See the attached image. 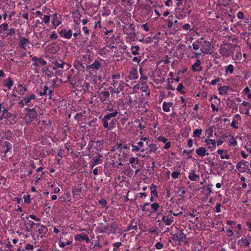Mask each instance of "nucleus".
Wrapping results in <instances>:
<instances>
[{
  "label": "nucleus",
  "instance_id": "40",
  "mask_svg": "<svg viewBox=\"0 0 251 251\" xmlns=\"http://www.w3.org/2000/svg\"><path fill=\"white\" fill-rule=\"evenodd\" d=\"M8 28V25L7 23H3L0 25V34H2L4 31H6Z\"/></svg>",
  "mask_w": 251,
  "mask_h": 251
},
{
  "label": "nucleus",
  "instance_id": "9",
  "mask_svg": "<svg viewBox=\"0 0 251 251\" xmlns=\"http://www.w3.org/2000/svg\"><path fill=\"white\" fill-rule=\"evenodd\" d=\"M98 95L100 101L104 102L106 101H109L110 100V93L108 91H101L98 92Z\"/></svg>",
  "mask_w": 251,
  "mask_h": 251
},
{
  "label": "nucleus",
  "instance_id": "10",
  "mask_svg": "<svg viewBox=\"0 0 251 251\" xmlns=\"http://www.w3.org/2000/svg\"><path fill=\"white\" fill-rule=\"evenodd\" d=\"M24 99L25 101H24L25 105L27 106H32L34 105V103L32 100L36 99V97L34 94H31L25 96Z\"/></svg>",
  "mask_w": 251,
  "mask_h": 251
},
{
  "label": "nucleus",
  "instance_id": "26",
  "mask_svg": "<svg viewBox=\"0 0 251 251\" xmlns=\"http://www.w3.org/2000/svg\"><path fill=\"white\" fill-rule=\"evenodd\" d=\"M129 163L134 169H136L138 167L139 163L137 158L131 157L129 159Z\"/></svg>",
  "mask_w": 251,
  "mask_h": 251
},
{
  "label": "nucleus",
  "instance_id": "50",
  "mask_svg": "<svg viewBox=\"0 0 251 251\" xmlns=\"http://www.w3.org/2000/svg\"><path fill=\"white\" fill-rule=\"evenodd\" d=\"M202 131L201 129L197 128L195 129L193 132V136L200 137Z\"/></svg>",
  "mask_w": 251,
  "mask_h": 251
},
{
  "label": "nucleus",
  "instance_id": "11",
  "mask_svg": "<svg viewBox=\"0 0 251 251\" xmlns=\"http://www.w3.org/2000/svg\"><path fill=\"white\" fill-rule=\"evenodd\" d=\"M58 33L61 37L66 39H70L72 36V31L71 29H63L60 30Z\"/></svg>",
  "mask_w": 251,
  "mask_h": 251
},
{
  "label": "nucleus",
  "instance_id": "30",
  "mask_svg": "<svg viewBox=\"0 0 251 251\" xmlns=\"http://www.w3.org/2000/svg\"><path fill=\"white\" fill-rule=\"evenodd\" d=\"M173 103L171 102H167L164 101L163 104V110L166 112H168L170 111V107H172Z\"/></svg>",
  "mask_w": 251,
  "mask_h": 251
},
{
  "label": "nucleus",
  "instance_id": "57",
  "mask_svg": "<svg viewBox=\"0 0 251 251\" xmlns=\"http://www.w3.org/2000/svg\"><path fill=\"white\" fill-rule=\"evenodd\" d=\"M28 226H30V228H32L33 226H35L37 228L39 227L40 223H35L34 222L29 220L28 223Z\"/></svg>",
  "mask_w": 251,
  "mask_h": 251
},
{
  "label": "nucleus",
  "instance_id": "14",
  "mask_svg": "<svg viewBox=\"0 0 251 251\" xmlns=\"http://www.w3.org/2000/svg\"><path fill=\"white\" fill-rule=\"evenodd\" d=\"M53 91L52 90H50L49 87L47 86H45L43 87V91H40L38 94L40 96H43L45 95H48L49 97V99H51L52 93Z\"/></svg>",
  "mask_w": 251,
  "mask_h": 251
},
{
  "label": "nucleus",
  "instance_id": "36",
  "mask_svg": "<svg viewBox=\"0 0 251 251\" xmlns=\"http://www.w3.org/2000/svg\"><path fill=\"white\" fill-rule=\"evenodd\" d=\"M111 118H110L108 116L105 115L103 119H102V121L103 122V126L104 128H107L109 126H108V122L111 120Z\"/></svg>",
  "mask_w": 251,
  "mask_h": 251
},
{
  "label": "nucleus",
  "instance_id": "16",
  "mask_svg": "<svg viewBox=\"0 0 251 251\" xmlns=\"http://www.w3.org/2000/svg\"><path fill=\"white\" fill-rule=\"evenodd\" d=\"M85 240L87 243L90 242V239L88 235L85 233L81 234H77L75 236V241H80V240Z\"/></svg>",
  "mask_w": 251,
  "mask_h": 251
},
{
  "label": "nucleus",
  "instance_id": "49",
  "mask_svg": "<svg viewBox=\"0 0 251 251\" xmlns=\"http://www.w3.org/2000/svg\"><path fill=\"white\" fill-rule=\"evenodd\" d=\"M140 49V47L138 46H132L131 48V50L132 51V53L134 55L138 54V51Z\"/></svg>",
  "mask_w": 251,
  "mask_h": 251
},
{
  "label": "nucleus",
  "instance_id": "15",
  "mask_svg": "<svg viewBox=\"0 0 251 251\" xmlns=\"http://www.w3.org/2000/svg\"><path fill=\"white\" fill-rule=\"evenodd\" d=\"M8 108L3 106L2 114L0 116V120H2L3 119H8L12 116V114L8 112Z\"/></svg>",
  "mask_w": 251,
  "mask_h": 251
},
{
  "label": "nucleus",
  "instance_id": "39",
  "mask_svg": "<svg viewBox=\"0 0 251 251\" xmlns=\"http://www.w3.org/2000/svg\"><path fill=\"white\" fill-rule=\"evenodd\" d=\"M224 150L219 149L217 151V152L218 154H220V157L222 159H229V155L227 153H226L224 154L223 153Z\"/></svg>",
  "mask_w": 251,
  "mask_h": 251
},
{
  "label": "nucleus",
  "instance_id": "20",
  "mask_svg": "<svg viewBox=\"0 0 251 251\" xmlns=\"http://www.w3.org/2000/svg\"><path fill=\"white\" fill-rule=\"evenodd\" d=\"M13 84L14 81L10 77L3 80V86L7 88L8 90H10L11 89Z\"/></svg>",
  "mask_w": 251,
  "mask_h": 251
},
{
  "label": "nucleus",
  "instance_id": "44",
  "mask_svg": "<svg viewBox=\"0 0 251 251\" xmlns=\"http://www.w3.org/2000/svg\"><path fill=\"white\" fill-rule=\"evenodd\" d=\"M155 188L156 186L154 185L153 184H151V195L153 197H157V191L155 189Z\"/></svg>",
  "mask_w": 251,
  "mask_h": 251
},
{
  "label": "nucleus",
  "instance_id": "19",
  "mask_svg": "<svg viewBox=\"0 0 251 251\" xmlns=\"http://www.w3.org/2000/svg\"><path fill=\"white\" fill-rule=\"evenodd\" d=\"M51 23L54 28H56L61 24V22L59 20L57 14L54 13L51 17Z\"/></svg>",
  "mask_w": 251,
  "mask_h": 251
},
{
  "label": "nucleus",
  "instance_id": "51",
  "mask_svg": "<svg viewBox=\"0 0 251 251\" xmlns=\"http://www.w3.org/2000/svg\"><path fill=\"white\" fill-rule=\"evenodd\" d=\"M149 205H150V203H148V202H146V203H144L143 206L141 205V208H142V210L143 211H150L151 209L148 207Z\"/></svg>",
  "mask_w": 251,
  "mask_h": 251
},
{
  "label": "nucleus",
  "instance_id": "58",
  "mask_svg": "<svg viewBox=\"0 0 251 251\" xmlns=\"http://www.w3.org/2000/svg\"><path fill=\"white\" fill-rule=\"evenodd\" d=\"M223 162L224 165H226L225 168H227L228 165L230 166L229 168H228L229 170H232L233 169V166L232 165L231 162L226 161H224Z\"/></svg>",
  "mask_w": 251,
  "mask_h": 251
},
{
  "label": "nucleus",
  "instance_id": "56",
  "mask_svg": "<svg viewBox=\"0 0 251 251\" xmlns=\"http://www.w3.org/2000/svg\"><path fill=\"white\" fill-rule=\"evenodd\" d=\"M147 231L149 232L151 235H154V237L157 234V231H156V228H151L148 229H147Z\"/></svg>",
  "mask_w": 251,
  "mask_h": 251
},
{
  "label": "nucleus",
  "instance_id": "35",
  "mask_svg": "<svg viewBox=\"0 0 251 251\" xmlns=\"http://www.w3.org/2000/svg\"><path fill=\"white\" fill-rule=\"evenodd\" d=\"M237 243L238 245H240L241 246H249L250 245V242L247 239L243 238H242L240 240H238Z\"/></svg>",
  "mask_w": 251,
  "mask_h": 251
},
{
  "label": "nucleus",
  "instance_id": "5",
  "mask_svg": "<svg viewBox=\"0 0 251 251\" xmlns=\"http://www.w3.org/2000/svg\"><path fill=\"white\" fill-rule=\"evenodd\" d=\"M140 220L136 218H134L130 222V224L125 229H124L125 232H128L131 229H134L137 231L138 229H140L139 227Z\"/></svg>",
  "mask_w": 251,
  "mask_h": 251
},
{
  "label": "nucleus",
  "instance_id": "63",
  "mask_svg": "<svg viewBox=\"0 0 251 251\" xmlns=\"http://www.w3.org/2000/svg\"><path fill=\"white\" fill-rule=\"evenodd\" d=\"M109 89H110V92L112 94L115 93L118 94L120 93L119 88L114 87V88H112L111 87H110Z\"/></svg>",
  "mask_w": 251,
  "mask_h": 251
},
{
  "label": "nucleus",
  "instance_id": "23",
  "mask_svg": "<svg viewBox=\"0 0 251 251\" xmlns=\"http://www.w3.org/2000/svg\"><path fill=\"white\" fill-rule=\"evenodd\" d=\"M60 199L62 200V201L68 202L71 201V194L67 192L65 193L60 198Z\"/></svg>",
  "mask_w": 251,
  "mask_h": 251
},
{
  "label": "nucleus",
  "instance_id": "18",
  "mask_svg": "<svg viewBox=\"0 0 251 251\" xmlns=\"http://www.w3.org/2000/svg\"><path fill=\"white\" fill-rule=\"evenodd\" d=\"M158 141H162L163 143H165L164 146H163V145H159V146L161 147L162 148L168 149L171 147L170 142H167V139L165 137L163 136H159L158 137Z\"/></svg>",
  "mask_w": 251,
  "mask_h": 251
},
{
  "label": "nucleus",
  "instance_id": "13",
  "mask_svg": "<svg viewBox=\"0 0 251 251\" xmlns=\"http://www.w3.org/2000/svg\"><path fill=\"white\" fill-rule=\"evenodd\" d=\"M201 45L202 46L201 49V52L204 54L207 53L210 50L211 43L209 42L204 41L201 43Z\"/></svg>",
  "mask_w": 251,
  "mask_h": 251
},
{
  "label": "nucleus",
  "instance_id": "61",
  "mask_svg": "<svg viewBox=\"0 0 251 251\" xmlns=\"http://www.w3.org/2000/svg\"><path fill=\"white\" fill-rule=\"evenodd\" d=\"M37 63H38L39 64H40L41 65H46L47 64V62L42 57H39Z\"/></svg>",
  "mask_w": 251,
  "mask_h": 251
},
{
  "label": "nucleus",
  "instance_id": "32",
  "mask_svg": "<svg viewBox=\"0 0 251 251\" xmlns=\"http://www.w3.org/2000/svg\"><path fill=\"white\" fill-rule=\"evenodd\" d=\"M101 63L98 61H95L92 64L87 66L88 69H98L100 66Z\"/></svg>",
  "mask_w": 251,
  "mask_h": 251
},
{
  "label": "nucleus",
  "instance_id": "53",
  "mask_svg": "<svg viewBox=\"0 0 251 251\" xmlns=\"http://www.w3.org/2000/svg\"><path fill=\"white\" fill-rule=\"evenodd\" d=\"M79 147L82 149L86 145V141L85 140L84 137H82L81 138V141L79 143Z\"/></svg>",
  "mask_w": 251,
  "mask_h": 251
},
{
  "label": "nucleus",
  "instance_id": "31",
  "mask_svg": "<svg viewBox=\"0 0 251 251\" xmlns=\"http://www.w3.org/2000/svg\"><path fill=\"white\" fill-rule=\"evenodd\" d=\"M74 67L77 70H79L80 69H84V66L82 62L81 61L77 60L75 61L74 63Z\"/></svg>",
  "mask_w": 251,
  "mask_h": 251
},
{
  "label": "nucleus",
  "instance_id": "60",
  "mask_svg": "<svg viewBox=\"0 0 251 251\" xmlns=\"http://www.w3.org/2000/svg\"><path fill=\"white\" fill-rule=\"evenodd\" d=\"M237 144V142L236 141L235 139L233 136H232L229 140V145H233L234 146H236Z\"/></svg>",
  "mask_w": 251,
  "mask_h": 251
},
{
  "label": "nucleus",
  "instance_id": "64",
  "mask_svg": "<svg viewBox=\"0 0 251 251\" xmlns=\"http://www.w3.org/2000/svg\"><path fill=\"white\" fill-rule=\"evenodd\" d=\"M24 199L25 202L28 203H31V200H30V195L29 194H27L26 196L25 195L24 196Z\"/></svg>",
  "mask_w": 251,
  "mask_h": 251
},
{
  "label": "nucleus",
  "instance_id": "29",
  "mask_svg": "<svg viewBox=\"0 0 251 251\" xmlns=\"http://www.w3.org/2000/svg\"><path fill=\"white\" fill-rule=\"evenodd\" d=\"M229 87L227 86H220L218 88V90L219 91V94L221 95H227V91L229 90Z\"/></svg>",
  "mask_w": 251,
  "mask_h": 251
},
{
  "label": "nucleus",
  "instance_id": "21",
  "mask_svg": "<svg viewBox=\"0 0 251 251\" xmlns=\"http://www.w3.org/2000/svg\"><path fill=\"white\" fill-rule=\"evenodd\" d=\"M103 141L102 140H97L94 141V148L97 151H101L103 149Z\"/></svg>",
  "mask_w": 251,
  "mask_h": 251
},
{
  "label": "nucleus",
  "instance_id": "1",
  "mask_svg": "<svg viewBox=\"0 0 251 251\" xmlns=\"http://www.w3.org/2000/svg\"><path fill=\"white\" fill-rule=\"evenodd\" d=\"M117 230H119V228L115 222H113L109 225H105V226L99 228V233H105L108 235L114 234L117 232Z\"/></svg>",
  "mask_w": 251,
  "mask_h": 251
},
{
  "label": "nucleus",
  "instance_id": "28",
  "mask_svg": "<svg viewBox=\"0 0 251 251\" xmlns=\"http://www.w3.org/2000/svg\"><path fill=\"white\" fill-rule=\"evenodd\" d=\"M188 177L191 181H197L200 178V176L196 175L195 172L193 171L189 174Z\"/></svg>",
  "mask_w": 251,
  "mask_h": 251
},
{
  "label": "nucleus",
  "instance_id": "52",
  "mask_svg": "<svg viewBox=\"0 0 251 251\" xmlns=\"http://www.w3.org/2000/svg\"><path fill=\"white\" fill-rule=\"evenodd\" d=\"M122 244L121 242H116L113 244V247H114L113 249V251H119L118 250V248L122 246Z\"/></svg>",
  "mask_w": 251,
  "mask_h": 251
},
{
  "label": "nucleus",
  "instance_id": "2",
  "mask_svg": "<svg viewBox=\"0 0 251 251\" xmlns=\"http://www.w3.org/2000/svg\"><path fill=\"white\" fill-rule=\"evenodd\" d=\"M25 110L27 111V113L25 114V122L27 123L33 122L37 118L38 114L35 108L30 109L26 107L25 108Z\"/></svg>",
  "mask_w": 251,
  "mask_h": 251
},
{
  "label": "nucleus",
  "instance_id": "45",
  "mask_svg": "<svg viewBox=\"0 0 251 251\" xmlns=\"http://www.w3.org/2000/svg\"><path fill=\"white\" fill-rule=\"evenodd\" d=\"M140 74L141 75L140 78L141 82H142V84L145 83L147 80V77L142 74V69L140 68L139 69Z\"/></svg>",
  "mask_w": 251,
  "mask_h": 251
},
{
  "label": "nucleus",
  "instance_id": "3",
  "mask_svg": "<svg viewBox=\"0 0 251 251\" xmlns=\"http://www.w3.org/2000/svg\"><path fill=\"white\" fill-rule=\"evenodd\" d=\"M126 100L125 105L126 108L128 109H130L134 106L136 107L138 103L137 98L134 94L128 96Z\"/></svg>",
  "mask_w": 251,
  "mask_h": 251
},
{
  "label": "nucleus",
  "instance_id": "59",
  "mask_svg": "<svg viewBox=\"0 0 251 251\" xmlns=\"http://www.w3.org/2000/svg\"><path fill=\"white\" fill-rule=\"evenodd\" d=\"M118 114V111H114L113 112L108 113L106 114V116L110 117V118H114L117 116Z\"/></svg>",
  "mask_w": 251,
  "mask_h": 251
},
{
  "label": "nucleus",
  "instance_id": "55",
  "mask_svg": "<svg viewBox=\"0 0 251 251\" xmlns=\"http://www.w3.org/2000/svg\"><path fill=\"white\" fill-rule=\"evenodd\" d=\"M99 202L103 207H106L107 206V201L103 198H101L99 200Z\"/></svg>",
  "mask_w": 251,
  "mask_h": 251
},
{
  "label": "nucleus",
  "instance_id": "43",
  "mask_svg": "<svg viewBox=\"0 0 251 251\" xmlns=\"http://www.w3.org/2000/svg\"><path fill=\"white\" fill-rule=\"evenodd\" d=\"M116 122L117 121L115 119H112L109 123H108L109 126L107 127L106 128H108V130L112 129L114 127L116 126Z\"/></svg>",
  "mask_w": 251,
  "mask_h": 251
},
{
  "label": "nucleus",
  "instance_id": "8",
  "mask_svg": "<svg viewBox=\"0 0 251 251\" xmlns=\"http://www.w3.org/2000/svg\"><path fill=\"white\" fill-rule=\"evenodd\" d=\"M236 46V45H232L230 43L226 44L225 45V47H221L220 50V53L223 55L228 56L230 55L229 50L231 48L234 49Z\"/></svg>",
  "mask_w": 251,
  "mask_h": 251
},
{
  "label": "nucleus",
  "instance_id": "27",
  "mask_svg": "<svg viewBox=\"0 0 251 251\" xmlns=\"http://www.w3.org/2000/svg\"><path fill=\"white\" fill-rule=\"evenodd\" d=\"M204 142L206 143L207 145H209L208 148H215L216 141L210 139H205Z\"/></svg>",
  "mask_w": 251,
  "mask_h": 251
},
{
  "label": "nucleus",
  "instance_id": "54",
  "mask_svg": "<svg viewBox=\"0 0 251 251\" xmlns=\"http://www.w3.org/2000/svg\"><path fill=\"white\" fill-rule=\"evenodd\" d=\"M184 88V86L182 84V83H179L176 88V90L177 92H180L181 94H184L185 92L183 91L182 89Z\"/></svg>",
  "mask_w": 251,
  "mask_h": 251
},
{
  "label": "nucleus",
  "instance_id": "24",
  "mask_svg": "<svg viewBox=\"0 0 251 251\" xmlns=\"http://www.w3.org/2000/svg\"><path fill=\"white\" fill-rule=\"evenodd\" d=\"M197 154L201 157H203L206 155H208V153H206V149L203 147H200L196 151Z\"/></svg>",
  "mask_w": 251,
  "mask_h": 251
},
{
  "label": "nucleus",
  "instance_id": "37",
  "mask_svg": "<svg viewBox=\"0 0 251 251\" xmlns=\"http://www.w3.org/2000/svg\"><path fill=\"white\" fill-rule=\"evenodd\" d=\"M27 43H28L27 39L24 37L21 38L19 42V46L21 48L25 49L24 45Z\"/></svg>",
  "mask_w": 251,
  "mask_h": 251
},
{
  "label": "nucleus",
  "instance_id": "34",
  "mask_svg": "<svg viewBox=\"0 0 251 251\" xmlns=\"http://www.w3.org/2000/svg\"><path fill=\"white\" fill-rule=\"evenodd\" d=\"M102 163V160L101 159H99V158H97L95 157L93 159V161L91 164V167L92 169L94 166L100 164Z\"/></svg>",
  "mask_w": 251,
  "mask_h": 251
},
{
  "label": "nucleus",
  "instance_id": "25",
  "mask_svg": "<svg viewBox=\"0 0 251 251\" xmlns=\"http://www.w3.org/2000/svg\"><path fill=\"white\" fill-rule=\"evenodd\" d=\"M201 61L197 60L196 62L192 66V70L194 72H200L201 71L202 68L200 66L201 65Z\"/></svg>",
  "mask_w": 251,
  "mask_h": 251
},
{
  "label": "nucleus",
  "instance_id": "48",
  "mask_svg": "<svg viewBox=\"0 0 251 251\" xmlns=\"http://www.w3.org/2000/svg\"><path fill=\"white\" fill-rule=\"evenodd\" d=\"M151 209L150 211L151 213L155 212L157 211V203L154 202L148 206Z\"/></svg>",
  "mask_w": 251,
  "mask_h": 251
},
{
  "label": "nucleus",
  "instance_id": "46",
  "mask_svg": "<svg viewBox=\"0 0 251 251\" xmlns=\"http://www.w3.org/2000/svg\"><path fill=\"white\" fill-rule=\"evenodd\" d=\"M39 227L40 228L38 227V231L40 234L44 233V232H46L47 231V227L46 226L43 225H41L40 224Z\"/></svg>",
  "mask_w": 251,
  "mask_h": 251
},
{
  "label": "nucleus",
  "instance_id": "12",
  "mask_svg": "<svg viewBox=\"0 0 251 251\" xmlns=\"http://www.w3.org/2000/svg\"><path fill=\"white\" fill-rule=\"evenodd\" d=\"M186 238V235L184 234L182 231L179 230L177 232L173 235V239L178 241L180 244L181 242L184 241Z\"/></svg>",
  "mask_w": 251,
  "mask_h": 251
},
{
  "label": "nucleus",
  "instance_id": "7",
  "mask_svg": "<svg viewBox=\"0 0 251 251\" xmlns=\"http://www.w3.org/2000/svg\"><path fill=\"white\" fill-rule=\"evenodd\" d=\"M12 144L7 141L0 143V152L6 154L12 149Z\"/></svg>",
  "mask_w": 251,
  "mask_h": 251
},
{
  "label": "nucleus",
  "instance_id": "6",
  "mask_svg": "<svg viewBox=\"0 0 251 251\" xmlns=\"http://www.w3.org/2000/svg\"><path fill=\"white\" fill-rule=\"evenodd\" d=\"M147 140L146 138H144V139H142L141 141L138 142L137 143V145H132L131 146L132 151H141L142 152H144L146 149V147L145 145V142Z\"/></svg>",
  "mask_w": 251,
  "mask_h": 251
},
{
  "label": "nucleus",
  "instance_id": "17",
  "mask_svg": "<svg viewBox=\"0 0 251 251\" xmlns=\"http://www.w3.org/2000/svg\"><path fill=\"white\" fill-rule=\"evenodd\" d=\"M138 71L137 69L132 68L129 72V75H128L129 79L131 80L136 79L138 78Z\"/></svg>",
  "mask_w": 251,
  "mask_h": 251
},
{
  "label": "nucleus",
  "instance_id": "33",
  "mask_svg": "<svg viewBox=\"0 0 251 251\" xmlns=\"http://www.w3.org/2000/svg\"><path fill=\"white\" fill-rule=\"evenodd\" d=\"M53 70H55L58 68H63V66L65 64L64 62L61 61L59 62L58 61H55L53 63Z\"/></svg>",
  "mask_w": 251,
  "mask_h": 251
},
{
  "label": "nucleus",
  "instance_id": "22",
  "mask_svg": "<svg viewBox=\"0 0 251 251\" xmlns=\"http://www.w3.org/2000/svg\"><path fill=\"white\" fill-rule=\"evenodd\" d=\"M161 221L163 222L164 223L166 224L167 225H171L172 222H173V217H169V216H167V217L161 215ZM172 217V215H170Z\"/></svg>",
  "mask_w": 251,
  "mask_h": 251
},
{
  "label": "nucleus",
  "instance_id": "42",
  "mask_svg": "<svg viewBox=\"0 0 251 251\" xmlns=\"http://www.w3.org/2000/svg\"><path fill=\"white\" fill-rule=\"evenodd\" d=\"M15 29L14 28H11L8 29L6 30V32H5V34L7 36H12L15 34Z\"/></svg>",
  "mask_w": 251,
  "mask_h": 251
},
{
  "label": "nucleus",
  "instance_id": "47",
  "mask_svg": "<svg viewBox=\"0 0 251 251\" xmlns=\"http://www.w3.org/2000/svg\"><path fill=\"white\" fill-rule=\"evenodd\" d=\"M90 87V85L89 82H85L82 85V90L83 91L86 92H89V89Z\"/></svg>",
  "mask_w": 251,
  "mask_h": 251
},
{
  "label": "nucleus",
  "instance_id": "38",
  "mask_svg": "<svg viewBox=\"0 0 251 251\" xmlns=\"http://www.w3.org/2000/svg\"><path fill=\"white\" fill-rule=\"evenodd\" d=\"M241 164L242 166V170H240V172H245L247 170H250V169L248 168V164L249 163L248 162L244 161V160H241Z\"/></svg>",
  "mask_w": 251,
  "mask_h": 251
},
{
  "label": "nucleus",
  "instance_id": "4",
  "mask_svg": "<svg viewBox=\"0 0 251 251\" xmlns=\"http://www.w3.org/2000/svg\"><path fill=\"white\" fill-rule=\"evenodd\" d=\"M65 237H61L59 241V246L63 248L66 245H70L73 243V237L71 235L64 234Z\"/></svg>",
  "mask_w": 251,
  "mask_h": 251
},
{
  "label": "nucleus",
  "instance_id": "62",
  "mask_svg": "<svg viewBox=\"0 0 251 251\" xmlns=\"http://www.w3.org/2000/svg\"><path fill=\"white\" fill-rule=\"evenodd\" d=\"M38 58H39L37 57L36 56H33L32 58V61L33 62V65L35 67L39 66L38 63H37Z\"/></svg>",
  "mask_w": 251,
  "mask_h": 251
},
{
  "label": "nucleus",
  "instance_id": "41",
  "mask_svg": "<svg viewBox=\"0 0 251 251\" xmlns=\"http://www.w3.org/2000/svg\"><path fill=\"white\" fill-rule=\"evenodd\" d=\"M81 192V187L77 188L76 187H73L72 188V194L73 196L79 195Z\"/></svg>",
  "mask_w": 251,
  "mask_h": 251
}]
</instances>
